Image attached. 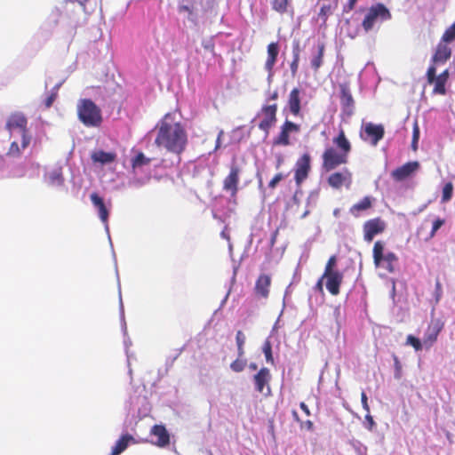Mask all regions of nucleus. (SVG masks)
<instances>
[{
	"instance_id": "nucleus-27",
	"label": "nucleus",
	"mask_w": 455,
	"mask_h": 455,
	"mask_svg": "<svg viewBox=\"0 0 455 455\" xmlns=\"http://www.w3.org/2000/svg\"><path fill=\"white\" fill-rule=\"evenodd\" d=\"M337 5L338 0H323V4L318 13L320 19L325 22L327 18L331 15L333 11L337 8Z\"/></svg>"
},
{
	"instance_id": "nucleus-54",
	"label": "nucleus",
	"mask_w": 455,
	"mask_h": 455,
	"mask_svg": "<svg viewBox=\"0 0 455 455\" xmlns=\"http://www.w3.org/2000/svg\"><path fill=\"white\" fill-rule=\"evenodd\" d=\"M299 407H300V409L305 412V414H306L307 416H310V414H311V413H310V411H309V409H308L307 405L304 402H301V403H299Z\"/></svg>"
},
{
	"instance_id": "nucleus-64",
	"label": "nucleus",
	"mask_w": 455,
	"mask_h": 455,
	"mask_svg": "<svg viewBox=\"0 0 455 455\" xmlns=\"http://www.w3.org/2000/svg\"><path fill=\"white\" fill-rule=\"evenodd\" d=\"M221 134L222 132H220L218 136V139H217V143H216V148H218L220 147V137H221Z\"/></svg>"
},
{
	"instance_id": "nucleus-33",
	"label": "nucleus",
	"mask_w": 455,
	"mask_h": 455,
	"mask_svg": "<svg viewBox=\"0 0 455 455\" xmlns=\"http://www.w3.org/2000/svg\"><path fill=\"white\" fill-rule=\"evenodd\" d=\"M453 185L451 182H447L443 188L442 202L446 203L452 197Z\"/></svg>"
},
{
	"instance_id": "nucleus-28",
	"label": "nucleus",
	"mask_w": 455,
	"mask_h": 455,
	"mask_svg": "<svg viewBox=\"0 0 455 455\" xmlns=\"http://www.w3.org/2000/svg\"><path fill=\"white\" fill-rule=\"evenodd\" d=\"M130 442H134V438L129 435H123L116 443L110 455H119L126 450Z\"/></svg>"
},
{
	"instance_id": "nucleus-13",
	"label": "nucleus",
	"mask_w": 455,
	"mask_h": 455,
	"mask_svg": "<svg viewBox=\"0 0 455 455\" xmlns=\"http://www.w3.org/2000/svg\"><path fill=\"white\" fill-rule=\"evenodd\" d=\"M420 167L418 161L407 162L402 166L395 169L391 172V177L395 181H403L410 178Z\"/></svg>"
},
{
	"instance_id": "nucleus-7",
	"label": "nucleus",
	"mask_w": 455,
	"mask_h": 455,
	"mask_svg": "<svg viewBox=\"0 0 455 455\" xmlns=\"http://www.w3.org/2000/svg\"><path fill=\"white\" fill-rule=\"evenodd\" d=\"M384 245L380 241H377L373 246V260L376 267L382 266L388 272L395 270L394 263L398 260L394 252H387L384 255Z\"/></svg>"
},
{
	"instance_id": "nucleus-32",
	"label": "nucleus",
	"mask_w": 455,
	"mask_h": 455,
	"mask_svg": "<svg viewBox=\"0 0 455 455\" xmlns=\"http://www.w3.org/2000/svg\"><path fill=\"white\" fill-rule=\"evenodd\" d=\"M455 40V22L446 28L442 36L441 41L445 44H448Z\"/></svg>"
},
{
	"instance_id": "nucleus-56",
	"label": "nucleus",
	"mask_w": 455,
	"mask_h": 455,
	"mask_svg": "<svg viewBox=\"0 0 455 455\" xmlns=\"http://www.w3.org/2000/svg\"><path fill=\"white\" fill-rule=\"evenodd\" d=\"M244 346L237 347V357L243 358Z\"/></svg>"
},
{
	"instance_id": "nucleus-22",
	"label": "nucleus",
	"mask_w": 455,
	"mask_h": 455,
	"mask_svg": "<svg viewBox=\"0 0 455 455\" xmlns=\"http://www.w3.org/2000/svg\"><path fill=\"white\" fill-rule=\"evenodd\" d=\"M150 435L157 437V440L153 442L157 447H166L170 443V435L164 425H154L150 430Z\"/></svg>"
},
{
	"instance_id": "nucleus-4",
	"label": "nucleus",
	"mask_w": 455,
	"mask_h": 455,
	"mask_svg": "<svg viewBox=\"0 0 455 455\" xmlns=\"http://www.w3.org/2000/svg\"><path fill=\"white\" fill-rule=\"evenodd\" d=\"M391 18L392 15L387 7L382 3H378L368 9V12L362 21V27L365 32H369L373 28L377 22L387 21Z\"/></svg>"
},
{
	"instance_id": "nucleus-38",
	"label": "nucleus",
	"mask_w": 455,
	"mask_h": 455,
	"mask_svg": "<svg viewBox=\"0 0 455 455\" xmlns=\"http://www.w3.org/2000/svg\"><path fill=\"white\" fill-rule=\"evenodd\" d=\"M336 263H337L336 256L335 255L331 256L325 265V268H324V272H323L324 275H329L331 273L339 272L338 270L334 269Z\"/></svg>"
},
{
	"instance_id": "nucleus-34",
	"label": "nucleus",
	"mask_w": 455,
	"mask_h": 455,
	"mask_svg": "<svg viewBox=\"0 0 455 455\" xmlns=\"http://www.w3.org/2000/svg\"><path fill=\"white\" fill-rule=\"evenodd\" d=\"M49 182L52 186H61L64 182L62 174L60 172H52L49 175Z\"/></svg>"
},
{
	"instance_id": "nucleus-55",
	"label": "nucleus",
	"mask_w": 455,
	"mask_h": 455,
	"mask_svg": "<svg viewBox=\"0 0 455 455\" xmlns=\"http://www.w3.org/2000/svg\"><path fill=\"white\" fill-rule=\"evenodd\" d=\"M438 77L447 82L449 78V70L445 69L438 76Z\"/></svg>"
},
{
	"instance_id": "nucleus-20",
	"label": "nucleus",
	"mask_w": 455,
	"mask_h": 455,
	"mask_svg": "<svg viewBox=\"0 0 455 455\" xmlns=\"http://www.w3.org/2000/svg\"><path fill=\"white\" fill-rule=\"evenodd\" d=\"M271 286V277L268 275L261 274L255 283L254 291L257 297L267 299Z\"/></svg>"
},
{
	"instance_id": "nucleus-48",
	"label": "nucleus",
	"mask_w": 455,
	"mask_h": 455,
	"mask_svg": "<svg viewBox=\"0 0 455 455\" xmlns=\"http://www.w3.org/2000/svg\"><path fill=\"white\" fill-rule=\"evenodd\" d=\"M299 62V58H297V59L292 58V60L291 62L290 68H291V75L293 76H296V74L298 72Z\"/></svg>"
},
{
	"instance_id": "nucleus-37",
	"label": "nucleus",
	"mask_w": 455,
	"mask_h": 455,
	"mask_svg": "<svg viewBox=\"0 0 455 455\" xmlns=\"http://www.w3.org/2000/svg\"><path fill=\"white\" fill-rule=\"evenodd\" d=\"M288 6V0H273L272 8L280 12L283 13L286 12Z\"/></svg>"
},
{
	"instance_id": "nucleus-40",
	"label": "nucleus",
	"mask_w": 455,
	"mask_h": 455,
	"mask_svg": "<svg viewBox=\"0 0 455 455\" xmlns=\"http://www.w3.org/2000/svg\"><path fill=\"white\" fill-rule=\"evenodd\" d=\"M406 344L407 345H411V347H413V348L416 350V351H419L422 349V344L420 342V340L412 336V335H409L406 339Z\"/></svg>"
},
{
	"instance_id": "nucleus-41",
	"label": "nucleus",
	"mask_w": 455,
	"mask_h": 455,
	"mask_svg": "<svg viewBox=\"0 0 455 455\" xmlns=\"http://www.w3.org/2000/svg\"><path fill=\"white\" fill-rule=\"evenodd\" d=\"M394 367H395V378L400 379L402 377V364L395 355H393Z\"/></svg>"
},
{
	"instance_id": "nucleus-5",
	"label": "nucleus",
	"mask_w": 455,
	"mask_h": 455,
	"mask_svg": "<svg viewBox=\"0 0 455 455\" xmlns=\"http://www.w3.org/2000/svg\"><path fill=\"white\" fill-rule=\"evenodd\" d=\"M28 119L23 113L15 112L10 115L6 121L5 128L11 133L18 130L21 133V148H26L31 140L30 136L28 134Z\"/></svg>"
},
{
	"instance_id": "nucleus-14",
	"label": "nucleus",
	"mask_w": 455,
	"mask_h": 455,
	"mask_svg": "<svg viewBox=\"0 0 455 455\" xmlns=\"http://www.w3.org/2000/svg\"><path fill=\"white\" fill-rule=\"evenodd\" d=\"M443 325V323L440 319H432L426 330L423 343L427 347H431L437 340Z\"/></svg>"
},
{
	"instance_id": "nucleus-36",
	"label": "nucleus",
	"mask_w": 455,
	"mask_h": 455,
	"mask_svg": "<svg viewBox=\"0 0 455 455\" xmlns=\"http://www.w3.org/2000/svg\"><path fill=\"white\" fill-rule=\"evenodd\" d=\"M262 351L265 355V357H266V361L267 363H270L271 364L274 363V358H273V355H272V345H271V342L269 340H266L263 344V347H262Z\"/></svg>"
},
{
	"instance_id": "nucleus-46",
	"label": "nucleus",
	"mask_w": 455,
	"mask_h": 455,
	"mask_svg": "<svg viewBox=\"0 0 455 455\" xmlns=\"http://www.w3.org/2000/svg\"><path fill=\"white\" fill-rule=\"evenodd\" d=\"M245 339H246V337H245L244 333L242 331H237L236 335H235L236 346L237 347L244 346Z\"/></svg>"
},
{
	"instance_id": "nucleus-44",
	"label": "nucleus",
	"mask_w": 455,
	"mask_h": 455,
	"mask_svg": "<svg viewBox=\"0 0 455 455\" xmlns=\"http://www.w3.org/2000/svg\"><path fill=\"white\" fill-rule=\"evenodd\" d=\"M203 47L206 51L210 52L213 56L215 55V44L212 39L204 41Z\"/></svg>"
},
{
	"instance_id": "nucleus-45",
	"label": "nucleus",
	"mask_w": 455,
	"mask_h": 455,
	"mask_svg": "<svg viewBox=\"0 0 455 455\" xmlns=\"http://www.w3.org/2000/svg\"><path fill=\"white\" fill-rule=\"evenodd\" d=\"M300 52H301V49H300V43L299 40H295L293 41L292 43V58H299L300 56Z\"/></svg>"
},
{
	"instance_id": "nucleus-9",
	"label": "nucleus",
	"mask_w": 455,
	"mask_h": 455,
	"mask_svg": "<svg viewBox=\"0 0 455 455\" xmlns=\"http://www.w3.org/2000/svg\"><path fill=\"white\" fill-rule=\"evenodd\" d=\"M299 131V124H297L289 120H285L280 127L279 134L274 138L273 145L283 147L289 146L291 144L290 134L298 133Z\"/></svg>"
},
{
	"instance_id": "nucleus-10",
	"label": "nucleus",
	"mask_w": 455,
	"mask_h": 455,
	"mask_svg": "<svg viewBox=\"0 0 455 455\" xmlns=\"http://www.w3.org/2000/svg\"><path fill=\"white\" fill-rule=\"evenodd\" d=\"M310 170L311 156L308 153H305L295 164L294 180L297 186H300L301 183L308 177Z\"/></svg>"
},
{
	"instance_id": "nucleus-18",
	"label": "nucleus",
	"mask_w": 455,
	"mask_h": 455,
	"mask_svg": "<svg viewBox=\"0 0 455 455\" xmlns=\"http://www.w3.org/2000/svg\"><path fill=\"white\" fill-rule=\"evenodd\" d=\"M301 90L294 87L289 93L287 108L293 116H299L301 112Z\"/></svg>"
},
{
	"instance_id": "nucleus-17",
	"label": "nucleus",
	"mask_w": 455,
	"mask_h": 455,
	"mask_svg": "<svg viewBox=\"0 0 455 455\" xmlns=\"http://www.w3.org/2000/svg\"><path fill=\"white\" fill-rule=\"evenodd\" d=\"M427 83L432 84H434L433 93L439 95L446 94V81L436 76V68L435 66H429L427 71Z\"/></svg>"
},
{
	"instance_id": "nucleus-26",
	"label": "nucleus",
	"mask_w": 455,
	"mask_h": 455,
	"mask_svg": "<svg viewBox=\"0 0 455 455\" xmlns=\"http://www.w3.org/2000/svg\"><path fill=\"white\" fill-rule=\"evenodd\" d=\"M117 155L116 152H105L101 149L95 150L91 155V159L93 163L101 164H112L116 160Z\"/></svg>"
},
{
	"instance_id": "nucleus-49",
	"label": "nucleus",
	"mask_w": 455,
	"mask_h": 455,
	"mask_svg": "<svg viewBox=\"0 0 455 455\" xmlns=\"http://www.w3.org/2000/svg\"><path fill=\"white\" fill-rule=\"evenodd\" d=\"M361 402H362V406H363V410L366 412H370V406H369V403H368V398H367V395H366L364 391H363L361 393Z\"/></svg>"
},
{
	"instance_id": "nucleus-12",
	"label": "nucleus",
	"mask_w": 455,
	"mask_h": 455,
	"mask_svg": "<svg viewBox=\"0 0 455 455\" xmlns=\"http://www.w3.org/2000/svg\"><path fill=\"white\" fill-rule=\"evenodd\" d=\"M386 228V223L380 218H374L363 224V239L370 243L376 235L381 234Z\"/></svg>"
},
{
	"instance_id": "nucleus-60",
	"label": "nucleus",
	"mask_w": 455,
	"mask_h": 455,
	"mask_svg": "<svg viewBox=\"0 0 455 455\" xmlns=\"http://www.w3.org/2000/svg\"><path fill=\"white\" fill-rule=\"evenodd\" d=\"M323 278H322V277H321V278L318 280L317 283H316V287H317L320 291H322V290H323Z\"/></svg>"
},
{
	"instance_id": "nucleus-51",
	"label": "nucleus",
	"mask_w": 455,
	"mask_h": 455,
	"mask_svg": "<svg viewBox=\"0 0 455 455\" xmlns=\"http://www.w3.org/2000/svg\"><path fill=\"white\" fill-rule=\"evenodd\" d=\"M435 299L438 301L442 296L443 290H442V284L439 280H436L435 282Z\"/></svg>"
},
{
	"instance_id": "nucleus-42",
	"label": "nucleus",
	"mask_w": 455,
	"mask_h": 455,
	"mask_svg": "<svg viewBox=\"0 0 455 455\" xmlns=\"http://www.w3.org/2000/svg\"><path fill=\"white\" fill-rule=\"evenodd\" d=\"M445 220L443 219L437 218L432 226V229L430 232V237H434L437 230L444 224Z\"/></svg>"
},
{
	"instance_id": "nucleus-57",
	"label": "nucleus",
	"mask_w": 455,
	"mask_h": 455,
	"mask_svg": "<svg viewBox=\"0 0 455 455\" xmlns=\"http://www.w3.org/2000/svg\"><path fill=\"white\" fill-rule=\"evenodd\" d=\"M278 235V229H276L273 234L271 237V244L274 245L276 240V237Z\"/></svg>"
},
{
	"instance_id": "nucleus-25",
	"label": "nucleus",
	"mask_w": 455,
	"mask_h": 455,
	"mask_svg": "<svg viewBox=\"0 0 455 455\" xmlns=\"http://www.w3.org/2000/svg\"><path fill=\"white\" fill-rule=\"evenodd\" d=\"M90 198L93 206L98 210L100 220L107 226L109 216V211L107 208L103 198L100 197L97 193H92Z\"/></svg>"
},
{
	"instance_id": "nucleus-63",
	"label": "nucleus",
	"mask_w": 455,
	"mask_h": 455,
	"mask_svg": "<svg viewBox=\"0 0 455 455\" xmlns=\"http://www.w3.org/2000/svg\"><path fill=\"white\" fill-rule=\"evenodd\" d=\"M249 368H250L251 370H252V371H255V370H257V369H258V366H257V364H256V363H251L249 365Z\"/></svg>"
},
{
	"instance_id": "nucleus-35",
	"label": "nucleus",
	"mask_w": 455,
	"mask_h": 455,
	"mask_svg": "<svg viewBox=\"0 0 455 455\" xmlns=\"http://www.w3.org/2000/svg\"><path fill=\"white\" fill-rule=\"evenodd\" d=\"M246 366V360L243 358L237 357L230 364V368L235 372H241Z\"/></svg>"
},
{
	"instance_id": "nucleus-50",
	"label": "nucleus",
	"mask_w": 455,
	"mask_h": 455,
	"mask_svg": "<svg viewBox=\"0 0 455 455\" xmlns=\"http://www.w3.org/2000/svg\"><path fill=\"white\" fill-rule=\"evenodd\" d=\"M365 421L367 423V426L366 427L369 429V430H372L373 429V427L375 426V422L373 420V418L372 416L370 414V412H367L366 415H365Z\"/></svg>"
},
{
	"instance_id": "nucleus-31",
	"label": "nucleus",
	"mask_w": 455,
	"mask_h": 455,
	"mask_svg": "<svg viewBox=\"0 0 455 455\" xmlns=\"http://www.w3.org/2000/svg\"><path fill=\"white\" fill-rule=\"evenodd\" d=\"M151 163V159L147 157L144 153L139 152L132 160L131 165L133 171L140 168L144 165H148Z\"/></svg>"
},
{
	"instance_id": "nucleus-21",
	"label": "nucleus",
	"mask_w": 455,
	"mask_h": 455,
	"mask_svg": "<svg viewBox=\"0 0 455 455\" xmlns=\"http://www.w3.org/2000/svg\"><path fill=\"white\" fill-rule=\"evenodd\" d=\"M451 56V49L443 42H439L435 53L432 56V65L436 68L440 64H444Z\"/></svg>"
},
{
	"instance_id": "nucleus-8",
	"label": "nucleus",
	"mask_w": 455,
	"mask_h": 455,
	"mask_svg": "<svg viewBox=\"0 0 455 455\" xmlns=\"http://www.w3.org/2000/svg\"><path fill=\"white\" fill-rule=\"evenodd\" d=\"M276 112L277 105H264L260 111L258 113V116L260 117V121L258 124L259 129L268 134L269 130L276 123Z\"/></svg>"
},
{
	"instance_id": "nucleus-6",
	"label": "nucleus",
	"mask_w": 455,
	"mask_h": 455,
	"mask_svg": "<svg viewBox=\"0 0 455 455\" xmlns=\"http://www.w3.org/2000/svg\"><path fill=\"white\" fill-rule=\"evenodd\" d=\"M242 173V168L237 164L235 158H233L228 174L224 178L222 181V189L229 193L230 197L235 201L237 193L239 191L240 176Z\"/></svg>"
},
{
	"instance_id": "nucleus-30",
	"label": "nucleus",
	"mask_w": 455,
	"mask_h": 455,
	"mask_svg": "<svg viewBox=\"0 0 455 455\" xmlns=\"http://www.w3.org/2000/svg\"><path fill=\"white\" fill-rule=\"evenodd\" d=\"M324 50L325 46L323 43L317 45V53L311 60V67L315 71H317L323 65Z\"/></svg>"
},
{
	"instance_id": "nucleus-58",
	"label": "nucleus",
	"mask_w": 455,
	"mask_h": 455,
	"mask_svg": "<svg viewBox=\"0 0 455 455\" xmlns=\"http://www.w3.org/2000/svg\"><path fill=\"white\" fill-rule=\"evenodd\" d=\"M180 12H187L188 13H192V10L188 6H187V5L180 6Z\"/></svg>"
},
{
	"instance_id": "nucleus-1",
	"label": "nucleus",
	"mask_w": 455,
	"mask_h": 455,
	"mask_svg": "<svg viewBox=\"0 0 455 455\" xmlns=\"http://www.w3.org/2000/svg\"><path fill=\"white\" fill-rule=\"evenodd\" d=\"M155 144L168 152L180 156L188 143V133L180 122H175L171 114H166L156 125Z\"/></svg>"
},
{
	"instance_id": "nucleus-47",
	"label": "nucleus",
	"mask_w": 455,
	"mask_h": 455,
	"mask_svg": "<svg viewBox=\"0 0 455 455\" xmlns=\"http://www.w3.org/2000/svg\"><path fill=\"white\" fill-rule=\"evenodd\" d=\"M358 0H348L347 3L343 6V12L348 13L354 10Z\"/></svg>"
},
{
	"instance_id": "nucleus-11",
	"label": "nucleus",
	"mask_w": 455,
	"mask_h": 455,
	"mask_svg": "<svg viewBox=\"0 0 455 455\" xmlns=\"http://www.w3.org/2000/svg\"><path fill=\"white\" fill-rule=\"evenodd\" d=\"M328 185L339 189L342 186L349 188L352 184V172L347 168H343L340 172H332L327 179Z\"/></svg>"
},
{
	"instance_id": "nucleus-2",
	"label": "nucleus",
	"mask_w": 455,
	"mask_h": 455,
	"mask_svg": "<svg viewBox=\"0 0 455 455\" xmlns=\"http://www.w3.org/2000/svg\"><path fill=\"white\" fill-rule=\"evenodd\" d=\"M333 143L338 148L328 147L322 155V169L326 172L335 170L339 165L346 164L348 161V154L351 151V144L344 131H340L339 135L333 139Z\"/></svg>"
},
{
	"instance_id": "nucleus-62",
	"label": "nucleus",
	"mask_w": 455,
	"mask_h": 455,
	"mask_svg": "<svg viewBox=\"0 0 455 455\" xmlns=\"http://www.w3.org/2000/svg\"><path fill=\"white\" fill-rule=\"evenodd\" d=\"M306 426H307V429H312L313 422L311 420H307L306 421Z\"/></svg>"
},
{
	"instance_id": "nucleus-16",
	"label": "nucleus",
	"mask_w": 455,
	"mask_h": 455,
	"mask_svg": "<svg viewBox=\"0 0 455 455\" xmlns=\"http://www.w3.org/2000/svg\"><path fill=\"white\" fill-rule=\"evenodd\" d=\"M366 138L364 140H370L372 146H376L379 140H381L385 134L384 126L382 124H375L372 123H367L363 128Z\"/></svg>"
},
{
	"instance_id": "nucleus-43",
	"label": "nucleus",
	"mask_w": 455,
	"mask_h": 455,
	"mask_svg": "<svg viewBox=\"0 0 455 455\" xmlns=\"http://www.w3.org/2000/svg\"><path fill=\"white\" fill-rule=\"evenodd\" d=\"M284 178L283 174L279 172L276 173L268 183V188L274 189L277 184Z\"/></svg>"
},
{
	"instance_id": "nucleus-53",
	"label": "nucleus",
	"mask_w": 455,
	"mask_h": 455,
	"mask_svg": "<svg viewBox=\"0 0 455 455\" xmlns=\"http://www.w3.org/2000/svg\"><path fill=\"white\" fill-rule=\"evenodd\" d=\"M20 150L19 148L18 143L16 141H13L10 146L9 153L12 155H18L20 154Z\"/></svg>"
},
{
	"instance_id": "nucleus-15",
	"label": "nucleus",
	"mask_w": 455,
	"mask_h": 455,
	"mask_svg": "<svg viewBox=\"0 0 455 455\" xmlns=\"http://www.w3.org/2000/svg\"><path fill=\"white\" fill-rule=\"evenodd\" d=\"M340 105L343 113L347 116H351L354 114L355 100L352 93L346 84H340Z\"/></svg>"
},
{
	"instance_id": "nucleus-29",
	"label": "nucleus",
	"mask_w": 455,
	"mask_h": 455,
	"mask_svg": "<svg viewBox=\"0 0 455 455\" xmlns=\"http://www.w3.org/2000/svg\"><path fill=\"white\" fill-rule=\"evenodd\" d=\"M372 205L371 198L370 196L363 197L360 202L355 204L349 212L355 217H358L359 212L370 209Z\"/></svg>"
},
{
	"instance_id": "nucleus-61",
	"label": "nucleus",
	"mask_w": 455,
	"mask_h": 455,
	"mask_svg": "<svg viewBox=\"0 0 455 455\" xmlns=\"http://www.w3.org/2000/svg\"><path fill=\"white\" fill-rule=\"evenodd\" d=\"M277 98H278V92H274L271 94V96H270V98H269V99H270V100H277Z\"/></svg>"
},
{
	"instance_id": "nucleus-19",
	"label": "nucleus",
	"mask_w": 455,
	"mask_h": 455,
	"mask_svg": "<svg viewBox=\"0 0 455 455\" xmlns=\"http://www.w3.org/2000/svg\"><path fill=\"white\" fill-rule=\"evenodd\" d=\"M322 278L326 279V289L333 295L337 296L340 291V285L343 282V274L341 272L331 273L329 275H322Z\"/></svg>"
},
{
	"instance_id": "nucleus-39",
	"label": "nucleus",
	"mask_w": 455,
	"mask_h": 455,
	"mask_svg": "<svg viewBox=\"0 0 455 455\" xmlns=\"http://www.w3.org/2000/svg\"><path fill=\"white\" fill-rule=\"evenodd\" d=\"M58 89L59 86H56L54 90L51 92V94L44 100V104L45 108H50L53 102L56 100L58 97Z\"/></svg>"
},
{
	"instance_id": "nucleus-59",
	"label": "nucleus",
	"mask_w": 455,
	"mask_h": 455,
	"mask_svg": "<svg viewBox=\"0 0 455 455\" xmlns=\"http://www.w3.org/2000/svg\"><path fill=\"white\" fill-rule=\"evenodd\" d=\"M418 142L419 140H411V148L413 151H416L418 149Z\"/></svg>"
},
{
	"instance_id": "nucleus-24",
	"label": "nucleus",
	"mask_w": 455,
	"mask_h": 455,
	"mask_svg": "<svg viewBox=\"0 0 455 455\" xmlns=\"http://www.w3.org/2000/svg\"><path fill=\"white\" fill-rule=\"evenodd\" d=\"M267 58L265 62V69L267 71L268 76H271L273 75V69L276 63L278 53H279V45L277 42H272L267 45Z\"/></svg>"
},
{
	"instance_id": "nucleus-3",
	"label": "nucleus",
	"mask_w": 455,
	"mask_h": 455,
	"mask_svg": "<svg viewBox=\"0 0 455 455\" xmlns=\"http://www.w3.org/2000/svg\"><path fill=\"white\" fill-rule=\"evenodd\" d=\"M77 116L86 127H99L102 123L100 108L89 99H82L77 104Z\"/></svg>"
},
{
	"instance_id": "nucleus-23",
	"label": "nucleus",
	"mask_w": 455,
	"mask_h": 455,
	"mask_svg": "<svg viewBox=\"0 0 455 455\" xmlns=\"http://www.w3.org/2000/svg\"><path fill=\"white\" fill-rule=\"evenodd\" d=\"M270 379H271L270 371L266 367L261 368L258 371V373L255 374L253 377L255 389L259 393H263L265 386H268ZM267 394H269L270 387H267Z\"/></svg>"
},
{
	"instance_id": "nucleus-52",
	"label": "nucleus",
	"mask_w": 455,
	"mask_h": 455,
	"mask_svg": "<svg viewBox=\"0 0 455 455\" xmlns=\"http://www.w3.org/2000/svg\"><path fill=\"white\" fill-rule=\"evenodd\" d=\"M412 140H419V127L417 121H415L414 124H413Z\"/></svg>"
}]
</instances>
